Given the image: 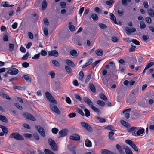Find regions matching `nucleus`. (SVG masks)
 Wrapping results in <instances>:
<instances>
[{
    "label": "nucleus",
    "mask_w": 154,
    "mask_h": 154,
    "mask_svg": "<svg viewBox=\"0 0 154 154\" xmlns=\"http://www.w3.org/2000/svg\"><path fill=\"white\" fill-rule=\"evenodd\" d=\"M114 1L112 0H110L106 2V4L109 6H111L114 3Z\"/></svg>",
    "instance_id": "a19ab883"
},
{
    "label": "nucleus",
    "mask_w": 154,
    "mask_h": 154,
    "mask_svg": "<svg viewBox=\"0 0 154 154\" xmlns=\"http://www.w3.org/2000/svg\"><path fill=\"white\" fill-rule=\"evenodd\" d=\"M65 68L67 73L70 74L72 72V70L70 67L66 65H65Z\"/></svg>",
    "instance_id": "c85d7f7f"
},
{
    "label": "nucleus",
    "mask_w": 154,
    "mask_h": 154,
    "mask_svg": "<svg viewBox=\"0 0 154 154\" xmlns=\"http://www.w3.org/2000/svg\"><path fill=\"white\" fill-rule=\"evenodd\" d=\"M93 62V59H88V60L87 62L86 63V64L87 65H88V66L90 65L92 62Z\"/></svg>",
    "instance_id": "e2e57ef3"
},
{
    "label": "nucleus",
    "mask_w": 154,
    "mask_h": 154,
    "mask_svg": "<svg viewBox=\"0 0 154 154\" xmlns=\"http://www.w3.org/2000/svg\"><path fill=\"white\" fill-rule=\"evenodd\" d=\"M80 124L82 127L88 131L92 132L93 131L92 128L88 123L82 122H81Z\"/></svg>",
    "instance_id": "20e7f679"
},
{
    "label": "nucleus",
    "mask_w": 154,
    "mask_h": 154,
    "mask_svg": "<svg viewBox=\"0 0 154 154\" xmlns=\"http://www.w3.org/2000/svg\"><path fill=\"white\" fill-rule=\"evenodd\" d=\"M138 129L139 127L132 126L128 129V131L131 132L133 135L136 136V132Z\"/></svg>",
    "instance_id": "6e6552de"
},
{
    "label": "nucleus",
    "mask_w": 154,
    "mask_h": 154,
    "mask_svg": "<svg viewBox=\"0 0 154 154\" xmlns=\"http://www.w3.org/2000/svg\"><path fill=\"white\" fill-rule=\"evenodd\" d=\"M2 96L4 98H6L8 100H10L11 99L10 97L9 96L5 94L2 93Z\"/></svg>",
    "instance_id": "bf43d9fd"
},
{
    "label": "nucleus",
    "mask_w": 154,
    "mask_h": 154,
    "mask_svg": "<svg viewBox=\"0 0 154 154\" xmlns=\"http://www.w3.org/2000/svg\"><path fill=\"white\" fill-rule=\"evenodd\" d=\"M48 142L53 151H55L58 150L57 145L54 140L51 138H49L48 139Z\"/></svg>",
    "instance_id": "f03ea898"
},
{
    "label": "nucleus",
    "mask_w": 154,
    "mask_h": 154,
    "mask_svg": "<svg viewBox=\"0 0 154 154\" xmlns=\"http://www.w3.org/2000/svg\"><path fill=\"white\" fill-rule=\"evenodd\" d=\"M2 131L4 132L5 133L7 134L8 132V129L6 127L4 126L2 128Z\"/></svg>",
    "instance_id": "864d4df0"
},
{
    "label": "nucleus",
    "mask_w": 154,
    "mask_h": 154,
    "mask_svg": "<svg viewBox=\"0 0 154 154\" xmlns=\"http://www.w3.org/2000/svg\"><path fill=\"white\" fill-rule=\"evenodd\" d=\"M105 68L109 69L110 72H112L116 69V66L115 65H107L105 66Z\"/></svg>",
    "instance_id": "f8f14e48"
},
{
    "label": "nucleus",
    "mask_w": 154,
    "mask_h": 154,
    "mask_svg": "<svg viewBox=\"0 0 154 154\" xmlns=\"http://www.w3.org/2000/svg\"><path fill=\"white\" fill-rule=\"evenodd\" d=\"M116 148L119 151L120 154H124V152L123 151L121 147L119 144L116 145Z\"/></svg>",
    "instance_id": "393cba45"
},
{
    "label": "nucleus",
    "mask_w": 154,
    "mask_h": 154,
    "mask_svg": "<svg viewBox=\"0 0 154 154\" xmlns=\"http://www.w3.org/2000/svg\"><path fill=\"white\" fill-rule=\"evenodd\" d=\"M144 129L142 128L139 127V129L137 130L136 132V136H139L144 132Z\"/></svg>",
    "instance_id": "f3484780"
},
{
    "label": "nucleus",
    "mask_w": 154,
    "mask_h": 154,
    "mask_svg": "<svg viewBox=\"0 0 154 154\" xmlns=\"http://www.w3.org/2000/svg\"><path fill=\"white\" fill-rule=\"evenodd\" d=\"M66 63L69 66L74 67L75 66L74 63L71 60L69 59L65 60Z\"/></svg>",
    "instance_id": "dca6fc26"
},
{
    "label": "nucleus",
    "mask_w": 154,
    "mask_h": 154,
    "mask_svg": "<svg viewBox=\"0 0 154 154\" xmlns=\"http://www.w3.org/2000/svg\"><path fill=\"white\" fill-rule=\"evenodd\" d=\"M33 136L36 140H38L39 139V135L37 133H34L33 134Z\"/></svg>",
    "instance_id": "338daca9"
},
{
    "label": "nucleus",
    "mask_w": 154,
    "mask_h": 154,
    "mask_svg": "<svg viewBox=\"0 0 154 154\" xmlns=\"http://www.w3.org/2000/svg\"><path fill=\"white\" fill-rule=\"evenodd\" d=\"M52 63L56 66L58 67L59 66V63L56 60H52Z\"/></svg>",
    "instance_id": "a18cd8bd"
},
{
    "label": "nucleus",
    "mask_w": 154,
    "mask_h": 154,
    "mask_svg": "<svg viewBox=\"0 0 154 154\" xmlns=\"http://www.w3.org/2000/svg\"><path fill=\"white\" fill-rule=\"evenodd\" d=\"M121 123L122 125L125 127H127L128 125V123L124 120H122L121 121Z\"/></svg>",
    "instance_id": "052dcab7"
},
{
    "label": "nucleus",
    "mask_w": 154,
    "mask_h": 154,
    "mask_svg": "<svg viewBox=\"0 0 154 154\" xmlns=\"http://www.w3.org/2000/svg\"><path fill=\"white\" fill-rule=\"evenodd\" d=\"M7 2H2L1 4V6H2L4 7H8L10 6V5L8 4Z\"/></svg>",
    "instance_id": "c9c22d12"
},
{
    "label": "nucleus",
    "mask_w": 154,
    "mask_h": 154,
    "mask_svg": "<svg viewBox=\"0 0 154 154\" xmlns=\"http://www.w3.org/2000/svg\"><path fill=\"white\" fill-rule=\"evenodd\" d=\"M9 138L12 139L14 138L17 140L23 139V137L19 133L17 132H14L11 134L9 136Z\"/></svg>",
    "instance_id": "f257e3e1"
},
{
    "label": "nucleus",
    "mask_w": 154,
    "mask_h": 154,
    "mask_svg": "<svg viewBox=\"0 0 154 154\" xmlns=\"http://www.w3.org/2000/svg\"><path fill=\"white\" fill-rule=\"evenodd\" d=\"M49 56L57 57L59 55L58 53L56 50H53L48 52Z\"/></svg>",
    "instance_id": "4468645a"
},
{
    "label": "nucleus",
    "mask_w": 154,
    "mask_h": 154,
    "mask_svg": "<svg viewBox=\"0 0 154 154\" xmlns=\"http://www.w3.org/2000/svg\"><path fill=\"white\" fill-rule=\"evenodd\" d=\"M83 100L86 104L90 106L93 104L92 101L87 97H85L83 98Z\"/></svg>",
    "instance_id": "ddd939ff"
},
{
    "label": "nucleus",
    "mask_w": 154,
    "mask_h": 154,
    "mask_svg": "<svg viewBox=\"0 0 154 154\" xmlns=\"http://www.w3.org/2000/svg\"><path fill=\"white\" fill-rule=\"evenodd\" d=\"M125 142L127 144H129L135 151L136 152L138 151L137 147L132 141L128 139L125 140Z\"/></svg>",
    "instance_id": "39448f33"
},
{
    "label": "nucleus",
    "mask_w": 154,
    "mask_h": 154,
    "mask_svg": "<svg viewBox=\"0 0 154 154\" xmlns=\"http://www.w3.org/2000/svg\"><path fill=\"white\" fill-rule=\"evenodd\" d=\"M48 74L51 76L52 79L54 78L55 77V73L53 71H49Z\"/></svg>",
    "instance_id": "58836bf2"
},
{
    "label": "nucleus",
    "mask_w": 154,
    "mask_h": 154,
    "mask_svg": "<svg viewBox=\"0 0 154 154\" xmlns=\"http://www.w3.org/2000/svg\"><path fill=\"white\" fill-rule=\"evenodd\" d=\"M125 29L126 31L130 33L134 32L136 31V29L134 27H132L131 29H130L128 27H125Z\"/></svg>",
    "instance_id": "aec40b11"
},
{
    "label": "nucleus",
    "mask_w": 154,
    "mask_h": 154,
    "mask_svg": "<svg viewBox=\"0 0 154 154\" xmlns=\"http://www.w3.org/2000/svg\"><path fill=\"white\" fill-rule=\"evenodd\" d=\"M85 115L87 117H89L90 116V113L89 110H88L87 109H85Z\"/></svg>",
    "instance_id": "09e8293b"
},
{
    "label": "nucleus",
    "mask_w": 154,
    "mask_h": 154,
    "mask_svg": "<svg viewBox=\"0 0 154 154\" xmlns=\"http://www.w3.org/2000/svg\"><path fill=\"white\" fill-rule=\"evenodd\" d=\"M117 13L120 16H122L123 15L124 12L122 10H118Z\"/></svg>",
    "instance_id": "69168bd1"
},
{
    "label": "nucleus",
    "mask_w": 154,
    "mask_h": 154,
    "mask_svg": "<svg viewBox=\"0 0 154 154\" xmlns=\"http://www.w3.org/2000/svg\"><path fill=\"white\" fill-rule=\"evenodd\" d=\"M84 74L82 71H81L79 74V79L81 81H83Z\"/></svg>",
    "instance_id": "7c9ffc66"
},
{
    "label": "nucleus",
    "mask_w": 154,
    "mask_h": 154,
    "mask_svg": "<svg viewBox=\"0 0 154 154\" xmlns=\"http://www.w3.org/2000/svg\"><path fill=\"white\" fill-rule=\"evenodd\" d=\"M40 53H39L38 54L35 55L32 58L33 59H38L40 57Z\"/></svg>",
    "instance_id": "680f3d73"
},
{
    "label": "nucleus",
    "mask_w": 154,
    "mask_h": 154,
    "mask_svg": "<svg viewBox=\"0 0 154 154\" xmlns=\"http://www.w3.org/2000/svg\"><path fill=\"white\" fill-rule=\"evenodd\" d=\"M109 15L111 17L110 18L111 20L114 23L118 24V23L116 22V18L114 16V14L112 13H110Z\"/></svg>",
    "instance_id": "a211bd4d"
},
{
    "label": "nucleus",
    "mask_w": 154,
    "mask_h": 154,
    "mask_svg": "<svg viewBox=\"0 0 154 154\" xmlns=\"http://www.w3.org/2000/svg\"><path fill=\"white\" fill-rule=\"evenodd\" d=\"M95 53L97 55L99 56H102L103 54V50L100 49H98L95 51Z\"/></svg>",
    "instance_id": "412c9836"
},
{
    "label": "nucleus",
    "mask_w": 154,
    "mask_h": 154,
    "mask_svg": "<svg viewBox=\"0 0 154 154\" xmlns=\"http://www.w3.org/2000/svg\"><path fill=\"white\" fill-rule=\"evenodd\" d=\"M35 127L36 129L42 136L43 137L45 136V130L42 127L39 125H36Z\"/></svg>",
    "instance_id": "423d86ee"
},
{
    "label": "nucleus",
    "mask_w": 154,
    "mask_h": 154,
    "mask_svg": "<svg viewBox=\"0 0 154 154\" xmlns=\"http://www.w3.org/2000/svg\"><path fill=\"white\" fill-rule=\"evenodd\" d=\"M22 66L24 67L27 68L29 66V64L26 62H25L23 63Z\"/></svg>",
    "instance_id": "774afa93"
},
{
    "label": "nucleus",
    "mask_w": 154,
    "mask_h": 154,
    "mask_svg": "<svg viewBox=\"0 0 154 154\" xmlns=\"http://www.w3.org/2000/svg\"><path fill=\"white\" fill-rule=\"evenodd\" d=\"M29 55V53L28 52H27L21 58V59L23 60H26Z\"/></svg>",
    "instance_id": "72a5a7b5"
},
{
    "label": "nucleus",
    "mask_w": 154,
    "mask_h": 154,
    "mask_svg": "<svg viewBox=\"0 0 154 154\" xmlns=\"http://www.w3.org/2000/svg\"><path fill=\"white\" fill-rule=\"evenodd\" d=\"M132 41V42L136 45H138L140 44V42L136 39H133Z\"/></svg>",
    "instance_id": "4d7b16f0"
},
{
    "label": "nucleus",
    "mask_w": 154,
    "mask_h": 154,
    "mask_svg": "<svg viewBox=\"0 0 154 154\" xmlns=\"http://www.w3.org/2000/svg\"><path fill=\"white\" fill-rule=\"evenodd\" d=\"M68 148L70 152H72L73 154H76V152L75 150V147L74 146L70 145L68 146Z\"/></svg>",
    "instance_id": "6ab92c4d"
},
{
    "label": "nucleus",
    "mask_w": 154,
    "mask_h": 154,
    "mask_svg": "<svg viewBox=\"0 0 154 154\" xmlns=\"http://www.w3.org/2000/svg\"><path fill=\"white\" fill-rule=\"evenodd\" d=\"M76 112L78 113H79L82 116H85V114L84 113V112H83V111L82 110H81L79 108L77 109V110H76Z\"/></svg>",
    "instance_id": "603ef678"
},
{
    "label": "nucleus",
    "mask_w": 154,
    "mask_h": 154,
    "mask_svg": "<svg viewBox=\"0 0 154 154\" xmlns=\"http://www.w3.org/2000/svg\"><path fill=\"white\" fill-rule=\"evenodd\" d=\"M91 17L94 21L97 20L98 19L97 15L95 14H93L91 16Z\"/></svg>",
    "instance_id": "c03bdc74"
},
{
    "label": "nucleus",
    "mask_w": 154,
    "mask_h": 154,
    "mask_svg": "<svg viewBox=\"0 0 154 154\" xmlns=\"http://www.w3.org/2000/svg\"><path fill=\"white\" fill-rule=\"evenodd\" d=\"M70 138L71 140L75 141H79L80 140V136L77 134H74L72 136H70Z\"/></svg>",
    "instance_id": "2eb2a0df"
},
{
    "label": "nucleus",
    "mask_w": 154,
    "mask_h": 154,
    "mask_svg": "<svg viewBox=\"0 0 154 154\" xmlns=\"http://www.w3.org/2000/svg\"><path fill=\"white\" fill-rule=\"evenodd\" d=\"M13 88L14 89H17L20 90H22L23 89V87L19 86H14Z\"/></svg>",
    "instance_id": "3c124183"
},
{
    "label": "nucleus",
    "mask_w": 154,
    "mask_h": 154,
    "mask_svg": "<svg viewBox=\"0 0 154 154\" xmlns=\"http://www.w3.org/2000/svg\"><path fill=\"white\" fill-rule=\"evenodd\" d=\"M147 11L149 15L151 17L154 16V11L151 9H147Z\"/></svg>",
    "instance_id": "cd10ccee"
},
{
    "label": "nucleus",
    "mask_w": 154,
    "mask_h": 154,
    "mask_svg": "<svg viewBox=\"0 0 154 154\" xmlns=\"http://www.w3.org/2000/svg\"><path fill=\"white\" fill-rule=\"evenodd\" d=\"M40 53L42 56H45L47 55V52L43 50H42Z\"/></svg>",
    "instance_id": "6e6d98bb"
},
{
    "label": "nucleus",
    "mask_w": 154,
    "mask_h": 154,
    "mask_svg": "<svg viewBox=\"0 0 154 154\" xmlns=\"http://www.w3.org/2000/svg\"><path fill=\"white\" fill-rule=\"evenodd\" d=\"M23 115L27 119L35 121L36 120L34 117L32 115L29 113L26 112L24 113L23 114Z\"/></svg>",
    "instance_id": "9d476101"
},
{
    "label": "nucleus",
    "mask_w": 154,
    "mask_h": 154,
    "mask_svg": "<svg viewBox=\"0 0 154 154\" xmlns=\"http://www.w3.org/2000/svg\"><path fill=\"white\" fill-rule=\"evenodd\" d=\"M14 44H9V50L10 51L12 52L14 50Z\"/></svg>",
    "instance_id": "ea45409f"
},
{
    "label": "nucleus",
    "mask_w": 154,
    "mask_h": 154,
    "mask_svg": "<svg viewBox=\"0 0 154 154\" xmlns=\"http://www.w3.org/2000/svg\"><path fill=\"white\" fill-rule=\"evenodd\" d=\"M22 77L27 82H31V78L29 77L28 75H24Z\"/></svg>",
    "instance_id": "e433bc0d"
},
{
    "label": "nucleus",
    "mask_w": 154,
    "mask_h": 154,
    "mask_svg": "<svg viewBox=\"0 0 154 154\" xmlns=\"http://www.w3.org/2000/svg\"><path fill=\"white\" fill-rule=\"evenodd\" d=\"M50 107L51 109L55 112L58 114H60V112L57 107L53 104H50Z\"/></svg>",
    "instance_id": "9b49d317"
},
{
    "label": "nucleus",
    "mask_w": 154,
    "mask_h": 154,
    "mask_svg": "<svg viewBox=\"0 0 154 154\" xmlns=\"http://www.w3.org/2000/svg\"><path fill=\"white\" fill-rule=\"evenodd\" d=\"M89 88L92 92L93 93L96 92V90L93 84L90 83L89 84Z\"/></svg>",
    "instance_id": "c756f323"
},
{
    "label": "nucleus",
    "mask_w": 154,
    "mask_h": 154,
    "mask_svg": "<svg viewBox=\"0 0 154 154\" xmlns=\"http://www.w3.org/2000/svg\"><path fill=\"white\" fill-rule=\"evenodd\" d=\"M97 104L101 106H103L105 105V103L103 101L99 100L97 101Z\"/></svg>",
    "instance_id": "79ce46f5"
},
{
    "label": "nucleus",
    "mask_w": 154,
    "mask_h": 154,
    "mask_svg": "<svg viewBox=\"0 0 154 154\" xmlns=\"http://www.w3.org/2000/svg\"><path fill=\"white\" fill-rule=\"evenodd\" d=\"M59 131V129L56 128H54L52 129L51 131L54 134H56Z\"/></svg>",
    "instance_id": "8fccbe9b"
},
{
    "label": "nucleus",
    "mask_w": 154,
    "mask_h": 154,
    "mask_svg": "<svg viewBox=\"0 0 154 154\" xmlns=\"http://www.w3.org/2000/svg\"><path fill=\"white\" fill-rule=\"evenodd\" d=\"M91 77V74H89V75L86 78L85 80V83H87L89 80H90Z\"/></svg>",
    "instance_id": "5fc2aeb1"
},
{
    "label": "nucleus",
    "mask_w": 154,
    "mask_h": 154,
    "mask_svg": "<svg viewBox=\"0 0 154 154\" xmlns=\"http://www.w3.org/2000/svg\"><path fill=\"white\" fill-rule=\"evenodd\" d=\"M44 152L45 154H55L48 149H45Z\"/></svg>",
    "instance_id": "37998d69"
},
{
    "label": "nucleus",
    "mask_w": 154,
    "mask_h": 154,
    "mask_svg": "<svg viewBox=\"0 0 154 154\" xmlns=\"http://www.w3.org/2000/svg\"><path fill=\"white\" fill-rule=\"evenodd\" d=\"M101 152L102 154H113L112 152L106 149H101Z\"/></svg>",
    "instance_id": "4be33fe9"
},
{
    "label": "nucleus",
    "mask_w": 154,
    "mask_h": 154,
    "mask_svg": "<svg viewBox=\"0 0 154 154\" xmlns=\"http://www.w3.org/2000/svg\"><path fill=\"white\" fill-rule=\"evenodd\" d=\"M126 154H133L131 149L128 147L126 146L124 148Z\"/></svg>",
    "instance_id": "bb28decb"
},
{
    "label": "nucleus",
    "mask_w": 154,
    "mask_h": 154,
    "mask_svg": "<svg viewBox=\"0 0 154 154\" xmlns=\"http://www.w3.org/2000/svg\"><path fill=\"white\" fill-rule=\"evenodd\" d=\"M0 120L5 123L8 122L7 119L4 116L0 114Z\"/></svg>",
    "instance_id": "b1692460"
},
{
    "label": "nucleus",
    "mask_w": 154,
    "mask_h": 154,
    "mask_svg": "<svg viewBox=\"0 0 154 154\" xmlns=\"http://www.w3.org/2000/svg\"><path fill=\"white\" fill-rule=\"evenodd\" d=\"M99 26L101 29H106L107 28V26L103 23H100L98 25Z\"/></svg>",
    "instance_id": "49530a36"
},
{
    "label": "nucleus",
    "mask_w": 154,
    "mask_h": 154,
    "mask_svg": "<svg viewBox=\"0 0 154 154\" xmlns=\"http://www.w3.org/2000/svg\"><path fill=\"white\" fill-rule=\"evenodd\" d=\"M8 72L11 75H14L19 72V70L16 68H13L8 70Z\"/></svg>",
    "instance_id": "1a4fd4ad"
},
{
    "label": "nucleus",
    "mask_w": 154,
    "mask_h": 154,
    "mask_svg": "<svg viewBox=\"0 0 154 154\" xmlns=\"http://www.w3.org/2000/svg\"><path fill=\"white\" fill-rule=\"evenodd\" d=\"M99 96L102 99L104 100H107V98L103 93L100 94L99 95Z\"/></svg>",
    "instance_id": "f704fd0d"
},
{
    "label": "nucleus",
    "mask_w": 154,
    "mask_h": 154,
    "mask_svg": "<svg viewBox=\"0 0 154 154\" xmlns=\"http://www.w3.org/2000/svg\"><path fill=\"white\" fill-rule=\"evenodd\" d=\"M60 5L62 8H65L66 6V3L64 2H61L60 3Z\"/></svg>",
    "instance_id": "13d9d810"
},
{
    "label": "nucleus",
    "mask_w": 154,
    "mask_h": 154,
    "mask_svg": "<svg viewBox=\"0 0 154 154\" xmlns=\"http://www.w3.org/2000/svg\"><path fill=\"white\" fill-rule=\"evenodd\" d=\"M96 118L97 119L99 120V122L100 123H103L104 122H106L105 119L102 118H101L100 117L97 116L96 117Z\"/></svg>",
    "instance_id": "2f4dec72"
},
{
    "label": "nucleus",
    "mask_w": 154,
    "mask_h": 154,
    "mask_svg": "<svg viewBox=\"0 0 154 154\" xmlns=\"http://www.w3.org/2000/svg\"><path fill=\"white\" fill-rule=\"evenodd\" d=\"M15 106L17 108L20 110H22L23 109L22 107L20 106L19 104L17 103H15L14 104Z\"/></svg>",
    "instance_id": "0e129e2a"
},
{
    "label": "nucleus",
    "mask_w": 154,
    "mask_h": 154,
    "mask_svg": "<svg viewBox=\"0 0 154 154\" xmlns=\"http://www.w3.org/2000/svg\"><path fill=\"white\" fill-rule=\"evenodd\" d=\"M70 54L72 56L74 57H77L78 55L76 50H72L71 51Z\"/></svg>",
    "instance_id": "a878e982"
},
{
    "label": "nucleus",
    "mask_w": 154,
    "mask_h": 154,
    "mask_svg": "<svg viewBox=\"0 0 154 154\" xmlns=\"http://www.w3.org/2000/svg\"><path fill=\"white\" fill-rule=\"evenodd\" d=\"M154 65V62H150L149 63H148L147 65L146 66V67H145L146 68V69H148L151 66H152L153 65Z\"/></svg>",
    "instance_id": "de8ad7c7"
},
{
    "label": "nucleus",
    "mask_w": 154,
    "mask_h": 154,
    "mask_svg": "<svg viewBox=\"0 0 154 154\" xmlns=\"http://www.w3.org/2000/svg\"><path fill=\"white\" fill-rule=\"evenodd\" d=\"M91 109L94 110L95 112L97 113H99L100 112V110L96 107L95 106H93V105H92L91 106Z\"/></svg>",
    "instance_id": "4c0bfd02"
},
{
    "label": "nucleus",
    "mask_w": 154,
    "mask_h": 154,
    "mask_svg": "<svg viewBox=\"0 0 154 154\" xmlns=\"http://www.w3.org/2000/svg\"><path fill=\"white\" fill-rule=\"evenodd\" d=\"M85 145L87 147H90L92 146L91 142L89 139H86L85 141Z\"/></svg>",
    "instance_id": "5701e85b"
},
{
    "label": "nucleus",
    "mask_w": 154,
    "mask_h": 154,
    "mask_svg": "<svg viewBox=\"0 0 154 154\" xmlns=\"http://www.w3.org/2000/svg\"><path fill=\"white\" fill-rule=\"evenodd\" d=\"M45 95L47 100L52 103L57 104V103L55 100L54 98L52 96V95L48 91L45 93Z\"/></svg>",
    "instance_id": "7ed1b4c3"
},
{
    "label": "nucleus",
    "mask_w": 154,
    "mask_h": 154,
    "mask_svg": "<svg viewBox=\"0 0 154 154\" xmlns=\"http://www.w3.org/2000/svg\"><path fill=\"white\" fill-rule=\"evenodd\" d=\"M68 130L66 129H64L60 130L58 133V138H60L66 136L68 132Z\"/></svg>",
    "instance_id": "0eeeda50"
},
{
    "label": "nucleus",
    "mask_w": 154,
    "mask_h": 154,
    "mask_svg": "<svg viewBox=\"0 0 154 154\" xmlns=\"http://www.w3.org/2000/svg\"><path fill=\"white\" fill-rule=\"evenodd\" d=\"M47 6V2L45 0H44L42 3V8L43 10H45Z\"/></svg>",
    "instance_id": "473e14b6"
}]
</instances>
